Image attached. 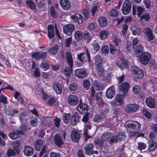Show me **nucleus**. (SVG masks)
Masks as SVG:
<instances>
[{
  "label": "nucleus",
  "instance_id": "obj_1",
  "mask_svg": "<svg viewBox=\"0 0 157 157\" xmlns=\"http://www.w3.org/2000/svg\"><path fill=\"white\" fill-rule=\"evenodd\" d=\"M86 54L85 53L81 52L77 55V59L79 61V62L77 63L78 66H81L84 63L87 61L86 58H87L88 62L89 65L91 64V60L90 53L87 50H86Z\"/></svg>",
  "mask_w": 157,
  "mask_h": 157
},
{
  "label": "nucleus",
  "instance_id": "obj_2",
  "mask_svg": "<svg viewBox=\"0 0 157 157\" xmlns=\"http://www.w3.org/2000/svg\"><path fill=\"white\" fill-rule=\"evenodd\" d=\"M151 58V55L148 52H145L142 54L140 56V61L142 64L146 65Z\"/></svg>",
  "mask_w": 157,
  "mask_h": 157
},
{
  "label": "nucleus",
  "instance_id": "obj_3",
  "mask_svg": "<svg viewBox=\"0 0 157 157\" xmlns=\"http://www.w3.org/2000/svg\"><path fill=\"white\" fill-rule=\"evenodd\" d=\"M78 111L81 114H85L88 110V105L86 103L82 102L81 100H80V102L78 105L77 106Z\"/></svg>",
  "mask_w": 157,
  "mask_h": 157
},
{
  "label": "nucleus",
  "instance_id": "obj_4",
  "mask_svg": "<svg viewBox=\"0 0 157 157\" xmlns=\"http://www.w3.org/2000/svg\"><path fill=\"white\" fill-rule=\"evenodd\" d=\"M75 29L74 25L72 24H68L64 26L63 30V33L66 35L70 36L72 34Z\"/></svg>",
  "mask_w": 157,
  "mask_h": 157
},
{
  "label": "nucleus",
  "instance_id": "obj_5",
  "mask_svg": "<svg viewBox=\"0 0 157 157\" xmlns=\"http://www.w3.org/2000/svg\"><path fill=\"white\" fill-rule=\"evenodd\" d=\"M132 72L134 74L135 77L138 79L142 78L144 76L143 71L136 67L132 66L131 67Z\"/></svg>",
  "mask_w": 157,
  "mask_h": 157
},
{
  "label": "nucleus",
  "instance_id": "obj_6",
  "mask_svg": "<svg viewBox=\"0 0 157 157\" xmlns=\"http://www.w3.org/2000/svg\"><path fill=\"white\" fill-rule=\"evenodd\" d=\"M131 8V4L128 0H125L123 5L122 8V13L124 14H127L130 11Z\"/></svg>",
  "mask_w": 157,
  "mask_h": 157
},
{
  "label": "nucleus",
  "instance_id": "obj_7",
  "mask_svg": "<svg viewBox=\"0 0 157 157\" xmlns=\"http://www.w3.org/2000/svg\"><path fill=\"white\" fill-rule=\"evenodd\" d=\"M70 17L75 23H77L78 25L81 24L83 21V18L82 16L78 13L71 15Z\"/></svg>",
  "mask_w": 157,
  "mask_h": 157
},
{
  "label": "nucleus",
  "instance_id": "obj_8",
  "mask_svg": "<svg viewBox=\"0 0 157 157\" xmlns=\"http://www.w3.org/2000/svg\"><path fill=\"white\" fill-rule=\"evenodd\" d=\"M75 76L78 78H83L87 76V72L86 70L83 68L77 69L75 71Z\"/></svg>",
  "mask_w": 157,
  "mask_h": 157
},
{
  "label": "nucleus",
  "instance_id": "obj_9",
  "mask_svg": "<svg viewBox=\"0 0 157 157\" xmlns=\"http://www.w3.org/2000/svg\"><path fill=\"white\" fill-rule=\"evenodd\" d=\"M144 33L148 41H151L154 39V36L153 33V31L149 28H145L144 30Z\"/></svg>",
  "mask_w": 157,
  "mask_h": 157
},
{
  "label": "nucleus",
  "instance_id": "obj_10",
  "mask_svg": "<svg viewBox=\"0 0 157 157\" xmlns=\"http://www.w3.org/2000/svg\"><path fill=\"white\" fill-rule=\"evenodd\" d=\"M54 141L55 144L58 147H61L64 144L61 136L59 134H56L54 137Z\"/></svg>",
  "mask_w": 157,
  "mask_h": 157
},
{
  "label": "nucleus",
  "instance_id": "obj_11",
  "mask_svg": "<svg viewBox=\"0 0 157 157\" xmlns=\"http://www.w3.org/2000/svg\"><path fill=\"white\" fill-rule=\"evenodd\" d=\"M139 108V105L136 104H128L127 105L126 107L127 112L128 113L136 112Z\"/></svg>",
  "mask_w": 157,
  "mask_h": 157
},
{
  "label": "nucleus",
  "instance_id": "obj_12",
  "mask_svg": "<svg viewBox=\"0 0 157 157\" xmlns=\"http://www.w3.org/2000/svg\"><path fill=\"white\" fill-rule=\"evenodd\" d=\"M46 55L47 53L45 52H35L32 55V57L36 60H38L40 59H45Z\"/></svg>",
  "mask_w": 157,
  "mask_h": 157
},
{
  "label": "nucleus",
  "instance_id": "obj_13",
  "mask_svg": "<svg viewBox=\"0 0 157 157\" xmlns=\"http://www.w3.org/2000/svg\"><path fill=\"white\" fill-rule=\"evenodd\" d=\"M78 98L75 95H70L68 97V103L71 106L76 105L78 103Z\"/></svg>",
  "mask_w": 157,
  "mask_h": 157
},
{
  "label": "nucleus",
  "instance_id": "obj_14",
  "mask_svg": "<svg viewBox=\"0 0 157 157\" xmlns=\"http://www.w3.org/2000/svg\"><path fill=\"white\" fill-rule=\"evenodd\" d=\"M127 125L129 128L136 130L139 129L141 126L140 123L136 121L127 122Z\"/></svg>",
  "mask_w": 157,
  "mask_h": 157
},
{
  "label": "nucleus",
  "instance_id": "obj_15",
  "mask_svg": "<svg viewBox=\"0 0 157 157\" xmlns=\"http://www.w3.org/2000/svg\"><path fill=\"white\" fill-rule=\"evenodd\" d=\"M65 58L67 63H68L69 67H73V59L72 55L70 52H66Z\"/></svg>",
  "mask_w": 157,
  "mask_h": 157
},
{
  "label": "nucleus",
  "instance_id": "obj_16",
  "mask_svg": "<svg viewBox=\"0 0 157 157\" xmlns=\"http://www.w3.org/2000/svg\"><path fill=\"white\" fill-rule=\"evenodd\" d=\"M94 148V146L92 144L89 143L86 145L84 148L85 153L89 155H93Z\"/></svg>",
  "mask_w": 157,
  "mask_h": 157
},
{
  "label": "nucleus",
  "instance_id": "obj_17",
  "mask_svg": "<svg viewBox=\"0 0 157 157\" xmlns=\"http://www.w3.org/2000/svg\"><path fill=\"white\" fill-rule=\"evenodd\" d=\"M115 94L114 87L111 86L107 89L106 92V96L109 98H112Z\"/></svg>",
  "mask_w": 157,
  "mask_h": 157
},
{
  "label": "nucleus",
  "instance_id": "obj_18",
  "mask_svg": "<svg viewBox=\"0 0 157 157\" xmlns=\"http://www.w3.org/2000/svg\"><path fill=\"white\" fill-rule=\"evenodd\" d=\"M60 2L61 6L65 10H68L71 6L69 0H60Z\"/></svg>",
  "mask_w": 157,
  "mask_h": 157
},
{
  "label": "nucleus",
  "instance_id": "obj_19",
  "mask_svg": "<svg viewBox=\"0 0 157 157\" xmlns=\"http://www.w3.org/2000/svg\"><path fill=\"white\" fill-rule=\"evenodd\" d=\"M123 102V96L120 94H117L114 101L111 102V103L115 104L117 105H121Z\"/></svg>",
  "mask_w": 157,
  "mask_h": 157
},
{
  "label": "nucleus",
  "instance_id": "obj_20",
  "mask_svg": "<svg viewBox=\"0 0 157 157\" xmlns=\"http://www.w3.org/2000/svg\"><path fill=\"white\" fill-rule=\"evenodd\" d=\"M71 139L74 142L78 143L80 139V135L77 132L73 130L71 133Z\"/></svg>",
  "mask_w": 157,
  "mask_h": 157
},
{
  "label": "nucleus",
  "instance_id": "obj_21",
  "mask_svg": "<svg viewBox=\"0 0 157 157\" xmlns=\"http://www.w3.org/2000/svg\"><path fill=\"white\" fill-rule=\"evenodd\" d=\"M97 73L98 76L102 78L105 77V69L102 65L96 66Z\"/></svg>",
  "mask_w": 157,
  "mask_h": 157
},
{
  "label": "nucleus",
  "instance_id": "obj_22",
  "mask_svg": "<svg viewBox=\"0 0 157 157\" xmlns=\"http://www.w3.org/2000/svg\"><path fill=\"white\" fill-rule=\"evenodd\" d=\"M119 89L122 92L126 93L128 91L129 87V84L127 82H123L119 85Z\"/></svg>",
  "mask_w": 157,
  "mask_h": 157
},
{
  "label": "nucleus",
  "instance_id": "obj_23",
  "mask_svg": "<svg viewBox=\"0 0 157 157\" xmlns=\"http://www.w3.org/2000/svg\"><path fill=\"white\" fill-rule=\"evenodd\" d=\"M80 120L79 115L77 113L74 114L72 116L71 119V124L73 126H75Z\"/></svg>",
  "mask_w": 157,
  "mask_h": 157
},
{
  "label": "nucleus",
  "instance_id": "obj_24",
  "mask_svg": "<svg viewBox=\"0 0 157 157\" xmlns=\"http://www.w3.org/2000/svg\"><path fill=\"white\" fill-rule=\"evenodd\" d=\"M25 154L27 156L32 155L33 153V148L29 146L25 145L24 151Z\"/></svg>",
  "mask_w": 157,
  "mask_h": 157
},
{
  "label": "nucleus",
  "instance_id": "obj_25",
  "mask_svg": "<svg viewBox=\"0 0 157 157\" xmlns=\"http://www.w3.org/2000/svg\"><path fill=\"white\" fill-rule=\"evenodd\" d=\"M53 88L56 92L59 94L62 93V88L61 85L59 83H54L53 85Z\"/></svg>",
  "mask_w": 157,
  "mask_h": 157
},
{
  "label": "nucleus",
  "instance_id": "obj_26",
  "mask_svg": "<svg viewBox=\"0 0 157 157\" xmlns=\"http://www.w3.org/2000/svg\"><path fill=\"white\" fill-rule=\"evenodd\" d=\"M145 102L147 105L151 108H154L155 106L154 100L151 97H148L146 98Z\"/></svg>",
  "mask_w": 157,
  "mask_h": 157
},
{
  "label": "nucleus",
  "instance_id": "obj_27",
  "mask_svg": "<svg viewBox=\"0 0 157 157\" xmlns=\"http://www.w3.org/2000/svg\"><path fill=\"white\" fill-rule=\"evenodd\" d=\"M48 36L50 39H52L54 35V27L52 25H48Z\"/></svg>",
  "mask_w": 157,
  "mask_h": 157
},
{
  "label": "nucleus",
  "instance_id": "obj_28",
  "mask_svg": "<svg viewBox=\"0 0 157 157\" xmlns=\"http://www.w3.org/2000/svg\"><path fill=\"white\" fill-rule=\"evenodd\" d=\"M9 136L12 139H16L20 136V130L10 132Z\"/></svg>",
  "mask_w": 157,
  "mask_h": 157
},
{
  "label": "nucleus",
  "instance_id": "obj_29",
  "mask_svg": "<svg viewBox=\"0 0 157 157\" xmlns=\"http://www.w3.org/2000/svg\"><path fill=\"white\" fill-rule=\"evenodd\" d=\"M98 23L101 27H105L107 24V20L105 17H99L98 18Z\"/></svg>",
  "mask_w": 157,
  "mask_h": 157
},
{
  "label": "nucleus",
  "instance_id": "obj_30",
  "mask_svg": "<svg viewBox=\"0 0 157 157\" xmlns=\"http://www.w3.org/2000/svg\"><path fill=\"white\" fill-rule=\"evenodd\" d=\"M73 67H66L63 71V73L66 78H69L71 75Z\"/></svg>",
  "mask_w": 157,
  "mask_h": 157
},
{
  "label": "nucleus",
  "instance_id": "obj_31",
  "mask_svg": "<svg viewBox=\"0 0 157 157\" xmlns=\"http://www.w3.org/2000/svg\"><path fill=\"white\" fill-rule=\"evenodd\" d=\"M105 118V115L100 113L99 115H95L94 117L93 121L95 123H98L101 122L102 120L104 119Z\"/></svg>",
  "mask_w": 157,
  "mask_h": 157
},
{
  "label": "nucleus",
  "instance_id": "obj_32",
  "mask_svg": "<svg viewBox=\"0 0 157 157\" xmlns=\"http://www.w3.org/2000/svg\"><path fill=\"white\" fill-rule=\"evenodd\" d=\"M95 64L96 66L102 65L103 58L99 55H96L94 57Z\"/></svg>",
  "mask_w": 157,
  "mask_h": 157
},
{
  "label": "nucleus",
  "instance_id": "obj_33",
  "mask_svg": "<svg viewBox=\"0 0 157 157\" xmlns=\"http://www.w3.org/2000/svg\"><path fill=\"white\" fill-rule=\"evenodd\" d=\"M47 104L49 105H56L58 104V101L55 97L51 98L49 99Z\"/></svg>",
  "mask_w": 157,
  "mask_h": 157
},
{
  "label": "nucleus",
  "instance_id": "obj_34",
  "mask_svg": "<svg viewBox=\"0 0 157 157\" xmlns=\"http://www.w3.org/2000/svg\"><path fill=\"white\" fill-rule=\"evenodd\" d=\"M59 48L58 45L56 44L54 46L51 48L49 49L48 51V53L52 55L56 54L58 52Z\"/></svg>",
  "mask_w": 157,
  "mask_h": 157
},
{
  "label": "nucleus",
  "instance_id": "obj_35",
  "mask_svg": "<svg viewBox=\"0 0 157 157\" xmlns=\"http://www.w3.org/2000/svg\"><path fill=\"white\" fill-rule=\"evenodd\" d=\"M40 67L42 69L46 71L49 69L50 65L48 62L44 60H43L40 64Z\"/></svg>",
  "mask_w": 157,
  "mask_h": 157
},
{
  "label": "nucleus",
  "instance_id": "obj_36",
  "mask_svg": "<svg viewBox=\"0 0 157 157\" xmlns=\"http://www.w3.org/2000/svg\"><path fill=\"white\" fill-rule=\"evenodd\" d=\"M35 144L36 149L37 151H39L40 150L41 146L43 145L42 140L38 139L35 141Z\"/></svg>",
  "mask_w": 157,
  "mask_h": 157
},
{
  "label": "nucleus",
  "instance_id": "obj_37",
  "mask_svg": "<svg viewBox=\"0 0 157 157\" xmlns=\"http://www.w3.org/2000/svg\"><path fill=\"white\" fill-rule=\"evenodd\" d=\"M94 143L96 146L97 147L98 146L100 148H101L104 143V141L103 140L99 139L96 138L94 141Z\"/></svg>",
  "mask_w": 157,
  "mask_h": 157
},
{
  "label": "nucleus",
  "instance_id": "obj_38",
  "mask_svg": "<svg viewBox=\"0 0 157 157\" xmlns=\"http://www.w3.org/2000/svg\"><path fill=\"white\" fill-rule=\"evenodd\" d=\"M83 34L82 32L77 30L75 32L74 35L75 39L77 41H79L81 40H82Z\"/></svg>",
  "mask_w": 157,
  "mask_h": 157
},
{
  "label": "nucleus",
  "instance_id": "obj_39",
  "mask_svg": "<svg viewBox=\"0 0 157 157\" xmlns=\"http://www.w3.org/2000/svg\"><path fill=\"white\" fill-rule=\"evenodd\" d=\"M136 54H140L143 51V47L140 44H139L137 46L132 48Z\"/></svg>",
  "mask_w": 157,
  "mask_h": 157
},
{
  "label": "nucleus",
  "instance_id": "obj_40",
  "mask_svg": "<svg viewBox=\"0 0 157 157\" xmlns=\"http://www.w3.org/2000/svg\"><path fill=\"white\" fill-rule=\"evenodd\" d=\"M149 149L150 151H154L156 148L157 144L155 142L152 140L149 141Z\"/></svg>",
  "mask_w": 157,
  "mask_h": 157
},
{
  "label": "nucleus",
  "instance_id": "obj_41",
  "mask_svg": "<svg viewBox=\"0 0 157 157\" xmlns=\"http://www.w3.org/2000/svg\"><path fill=\"white\" fill-rule=\"evenodd\" d=\"M20 147V141L16 140L13 142V149L17 154L20 153L19 147Z\"/></svg>",
  "mask_w": 157,
  "mask_h": 157
},
{
  "label": "nucleus",
  "instance_id": "obj_42",
  "mask_svg": "<svg viewBox=\"0 0 157 157\" xmlns=\"http://www.w3.org/2000/svg\"><path fill=\"white\" fill-rule=\"evenodd\" d=\"M94 85L95 89L97 90H101L103 88V85L97 80L95 81Z\"/></svg>",
  "mask_w": 157,
  "mask_h": 157
},
{
  "label": "nucleus",
  "instance_id": "obj_43",
  "mask_svg": "<svg viewBox=\"0 0 157 157\" xmlns=\"http://www.w3.org/2000/svg\"><path fill=\"white\" fill-rule=\"evenodd\" d=\"M109 34V32L106 31H101L100 32V36L102 40L106 38Z\"/></svg>",
  "mask_w": 157,
  "mask_h": 157
},
{
  "label": "nucleus",
  "instance_id": "obj_44",
  "mask_svg": "<svg viewBox=\"0 0 157 157\" xmlns=\"http://www.w3.org/2000/svg\"><path fill=\"white\" fill-rule=\"evenodd\" d=\"M26 4L27 6L31 9L35 10L36 8V5L32 1H26Z\"/></svg>",
  "mask_w": 157,
  "mask_h": 157
},
{
  "label": "nucleus",
  "instance_id": "obj_45",
  "mask_svg": "<svg viewBox=\"0 0 157 157\" xmlns=\"http://www.w3.org/2000/svg\"><path fill=\"white\" fill-rule=\"evenodd\" d=\"M7 98L4 95L2 94L0 96V102L4 104H6L8 103Z\"/></svg>",
  "mask_w": 157,
  "mask_h": 157
},
{
  "label": "nucleus",
  "instance_id": "obj_46",
  "mask_svg": "<svg viewBox=\"0 0 157 157\" xmlns=\"http://www.w3.org/2000/svg\"><path fill=\"white\" fill-rule=\"evenodd\" d=\"M118 141V136L117 135H113L111 137L109 142L111 145H112L113 144L117 143Z\"/></svg>",
  "mask_w": 157,
  "mask_h": 157
},
{
  "label": "nucleus",
  "instance_id": "obj_47",
  "mask_svg": "<svg viewBox=\"0 0 157 157\" xmlns=\"http://www.w3.org/2000/svg\"><path fill=\"white\" fill-rule=\"evenodd\" d=\"M101 52L103 55H107L109 52L108 46V45L104 46L101 49Z\"/></svg>",
  "mask_w": 157,
  "mask_h": 157
},
{
  "label": "nucleus",
  "instance_id": "obj_48",
  "mask_svg": "<svg viewBox=\"0 0 157 157\" xmlns=\"http://www.w3.org/2000/svg\"><path fill=\"white\" fill-rule=\"evenodd\" d=\"M70 118V115L69 114H65L63 117L62 119L63 122L67 124L69 122Z\"/></svg>",
  "mask_w": 157,
  "mask_h": 157
},
{
  "label": "nucleus",
  "instance_id": "obj_49",
  "mask_svg": "<svg viewBox=\"0 0 157 157\" xmlns=\"http://www.w3.org/2000/svg\"><path fill=\"white\" fill-rule=\"evenodd\" d=\"M90 36V34L87 31H85L84 34H83L82 40H87L88 41H89L91 39Z\"/></svg>",
  "mask_w": 157,
  "mask_h": 157
},
{
  "label": "nucleus",
  "instance_id": "obj_50",
  "mask_svg": "<svg viewBox=\"0 0 157 157\" xmlns=\"http://www.w3.org/2000/svg\"><path fill=\"white\" fill-rule=\"evenodd\" d=\"M27 127L25 124H22L20 126V135H23L26 132Z\"/></svg>",
  "mask_w": 157,
  "mask_h": 157
},
{
  "label": "nucleus",
  "instance_id": "obj_51",
  "mask_svg": "<svg viewBox=\"0 0 157 157\" xmlns=\"http://www.w3.org/2000/svg\"><path fill=\"white\" fill-rule=\"evenodd\" d=\"M150 19V16L149 14L148 13H145L143 14L140 17L141 20L142 21L144 20L145 21H148Z\"/></svg>",
  "mask_w": 157,
  "mask_h": 157
},
{
  "label": "nucleus",
  "instance_id": "obj_52",
  "mask_svg": "<svg viewBox=\"0 0 157 157\" xmlns=\"http://www.w3.org/2000/svg\"><path fill=\"white\" fill-rule=\"evenodd\" d=\"M84 87L86 89L88 90L90 86V83L88 79H85L83 82Z\"/></svg>",
  "mask_w": 157,
  "mask_h": 157
},
{
  "label": "nucleus",
  "instance_id": "obj_53",
  "mask_svg": "<svg viewBox=\"0 0 157 157\" xmlns=\"http://www.w3.org/2000/svg\"><path fill=\"white\" fill-rule=\"evenodd\" d=\"M116 65L121 69H124V67L126 66L127 64L126 62H122L119 61L116 62Z\"/></svg>",
  "mask_w": 157,
  "mask_h": 157
},
{
  "label": "nucleus",
  "instance_id": "obj_54",
  "mask_svg": "<svg viewBox=\"0 0 157 157\" xmlns=\"http://www.w3.org/2000/svg\"><path fill=\"white\" fill-rule=\"evenodd\" d=\"M138 145L137 149L140 151L143 149H144L146 147V144L143 142H139L138 143Z\"/></svg>",
  "mask_w": 157,
  "mask_h": 157
},
{
  "label": "nucleus",
  "instance_id": "obj_55",
  "mask_svg": "<svg viewBox=\"0 0 157 157\" xmlns=\"http://www.w3.org/2000/svg\"><path fill=\"white\" fill-rule=\"evenodd\" d=\"M110 136V134L108 132H106L102 134V139L104 141H107L109 139Z\"/></svg>",
  "mask_w": 157,
  "mask_h": 157
},
{
  "label": "nucleus",
  "instance_id": "obj_56",
  "mask_svg": "<svg viewBox=\"0 0 157 157\" xmlns=\"http://www.w3.org/2000/svg\"><path fill=\"white\" fill-rule=\"evenodd\" d=\"M83 134L84 137V140L85 141H86L88 139L90 138L91 137V136L89 135L87 129H85L84 130Z\"/></svg>",
  "mask_w": 157,
  "mask_h": 157
},
{
  "label": "nucleus",
  "instance_id": "obj_57",
  "mask_svg": "<svg viewBox=\"0 0 157 157\" xmlns=\"http://www.w3.org/2000/svg\"><path fill=\"white\" fill-rule=\"evenodd\" d=\"M109 47L110 53L112 54H115L117 52V49L116 47L112 44H109Z\"/></svg>",
  "mask_w": 157,
  "mask_h": 157
},
{
  "label": "nucleus",
  "instance_id": "obj_58",
  "mask_svg": "<svg viewBox=\"0 0 157 157\" xmlns=\"http://www.w3.org/2000/svg\"><path fill=\"white\" fill-rule=\"evenodd\" d=\"M145 9L141 6H138L137 7V10L138 12L137 15L138 17H140L142 13L144 12Z\"/></svg>",
  "mask_w": 157,
  "mask_h": 157
},
{
  "label": "nucleus",
  "instance_id": "obj_59",
  "mask_svg": "<svg viewBox=\"0 0 157 157\" xmlns=\"http://www.w3.org/2000/svg\"><path fill=\"white\" fill-rule=\"evenodd\" d=\"M6 154L8 157H10L11 156H15L16 155V152L13 150L9 149L7 151Z\"/></svg>",
  "mask_w": 157,
  "mask_h": 157
},
{
  "label": "nucleus",
  "instance_id": "obj_60",
  "mask_svg": "<svg viewBox=\"0 0 157 157\" xmlns=\"http://www.w3.org/2000/svg\"><path fill=\"white\" fill-rule=\"evenodd\" d=\"M82 13L84 16L85 20H87L89 16V11L88 9H84L83 10Z\"/></svg>",
  "mask_w": 157,
  "mask_h": 157
},
{
  "label": "nucleus",
  "instance_id": "obj_61",
  "mask_svg": "<svg viewBox=\"0 0 157 157\" xmlns=\"http://www.w3.org/2000/svg\"><path fill=\"white\" fill-rule=\"evenodd\" d=\"M109 14L111 16L117 17L118 15V12L115 9H112L110 11Z\"/></svg>",
  "mask_w": 157,
  "mask_h": 157
},
{
  "label": "nucleus",
  "instance_id": "obj_62",
  "mask_svg": "<svg viewBox=\"0 0 157 157\" xmlns=\"http://www.w3.org/2000/svg\"><path fill=\"white\" fill-rule=\"evenodd\" d=\"M38 122V119L37 118H35L32 119L30 121L31 126L35 127L37 126V123Z\"/></svg>",
  "mask_w": 157,
  "mask_h": 157
},
{
  "label": "nucleus",
  "instance_id": "obj_63",
  "mask_svg": "<svg viewBox=\"0 0 157 157\" xmlns=\"http://www.w3.org/2000/svg\"><path fill=\"white\" fill-rule=\"evenodd\" d=\"M133 92L135 94H138L140 90V87L139 86H135L132 88Z\"/></svg>",
  "mask_w": 157,
  "mask_h": 157
},
{
  "label": "nucleus",
  "instance_id": "obj_64",
  "mask_svg": "<svg viewBox=\"0 0 157 157\" xmlns=\"http://www.w3.org/2000/svg\"><path fill=\"white\" fill-rule=\"evenodd\" d=\"M143 113L144 115L147 118L150 119L151 117V113L146 109L143 110Z\"/></svg>",
  "mask_w": 157,
  "mask_h": 157
}]
</instances>
